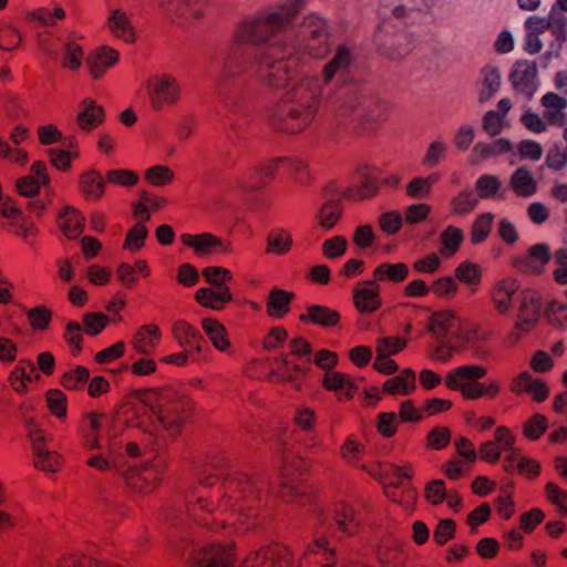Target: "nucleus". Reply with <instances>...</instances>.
<instances>
[{"label":"nucleus","mask_w":567,"mask_h":567,"mask_svg":"<svg viewBox=\"0 0 567 567\" xmlns=\"http://www.w3.org/2000/svg\"><path fill=\"white\" fill-rule=\"evenodd\" d=\"M513 146L506 138H497L491 143H477L473 153L481 159H486L492 156L501 155L512 151Z\"/></svg>","instance_id":"nucleus-49"},{"label":"nucleus","mask_w":567,"mask_h":567,"mask_svg":"<svg viewBox=\"0 0 567 567\" xmlns=\"http://www.w3.org/2000/svg\"><path fill=\"white\" fill-rule=\"evenodd\" d=\"M205 281L210 288L228 287L227 282L233 280V274L229 269L220 266H208L202 270Z\"/></svg>","instance_id":"nucleus-54"},{"label":"nucleus","mask_w":567,"mask_h":567,"mask_svg":"<svg viewBox=\"0 0 567 567\" xmlns=\"http://www.w3.org/2000/svg\"><path fill=\"white\" fill-rule=\"evenodd\" d=\"M296 295L280 288H272L266 300V312L270 318H284L290 311Z\"/></svg>","instance_id":"nucleus-29"},{"label":"nucleus","mask_w":567,"mask_h":567,"mask_svg":"<svg viewBox=\"0 0 567 567\" xmlns=\"http://www.w3.org/2000/svg\"><path fill=\"white\" fill-rule=\"evenodd\" d=\"M292 247L291 234L282 228L272 229L267 237V251L277 255H285Z\"/></svg>","instance_id":"nucleus-47"},{"label":"nucleus","mask_w":567,"mask_h":567,"mask_svg":"<svg viewBox=\"0 0 567 567\" xmlns=\"http://www.w3.org/2000/svg\"><path fill=\"white\" fill-rule=\"evenodd\" d=\"M338 554L334 548L329 546L326 537H318L313 540V546L303 554L301 565L303 567H337Z\"/></svg>","instance_id":"nucleus-15"},{"label":"nucleus","mask_w":567,"mask_h":567,"mask_svg":"<svg viewBox=\"0 0 567 567\" xmlns=\"http://www.w3.org/2000/svg\"><path fill=\"white\" fill-rule=\"evenodd\" d=\"M84 221V216L72 206H66L58 216L60 229L69 239H76L81 236Z\"/></svg>","instance_id":"nucleus-33"},{"label":"nucleus","mask_w":567,"mask_h":567,"mask_svg":"<svg viewBox=\"0 0 567 567\" xmlns=\"http://www.w3.org/2000/svg\"><path fill=\"white\" fill-rule=\"evenodd\" d=\"M148 235V229L142 223H136L131 227L125 236L123 244L124 249H130L132 252L140 251L144 245L145 239Z\"/></svg>","instance_id":"nucleus-57"},{"label":"nucleus","mask_w":567,"mask_h":567,"mask_svg":"<svg viewBox=\"0 0 567 567\" xmlns=\"http://www.w3.org/2000/svg\"><path fill=\"white\" fill-rule=\"evenodd\" d=\"M202 328L217 350L226 351L230 348L227 330L221 322L213 318H204Z\"/></svg>","instance_id":"nucleus-37"},{"label":"nucleus","mask_w":567,"mask_h":567,"mask_svg":"<svg viewBox=\"0 0 567 567\" xmlns=\"http://www.w3.org/2000/svg\"><path fill=\"white\" fill-rule=\"evenodd\" d=\"M478 199L472 190H463L451 200V212L457 216H464L475 209Z\"/></svg>","instance_id":"nucleus-52"},{"label":"nucleus","mask_w":567,"mask_h":567,"mask_svg":"<svg viewBox=\"0 0 567 567\" xmlns=\"http://www.w3.org/2000/svg\"><path fill=\"white\" fill-rule=\"evenodd\" d=\"M110 318L103 312H85L82 316L84 332L90 337L100 334L109 324Z\"/></svg>","instance_id":"nucleus-56"},{"label":"nucleus","mask_w":567,"mask_h":567,"mask_svg":"<svg viewBox=\"0 0 567 567\" xmlns=\"http://www.w3.org/2000/svg\"><path fill=\"white\" fill-rule=\"evenodd\" d=\"M181 241L184 246L194 249L198 256L210 255L214 252L230 254L233 252V245L228 240L215 236L210 233H203L199 235L183 234Z\"/></svg>","instance_id":"nucleus-13"},{"label":"nucleus","mask_w":567,"mask_h":567,"mask_svg":"<svg viewBox=\"0 0 567 567\" xmlns=\"http://www.w3.org/2000/svg\"><path fill=\"white\" fill-rule=\"evenodd\" d=\"M220 495L216 512L238 515L239 523H246L256 515L259 505V488L256 481L245 473L228 474L220 483Z\"/></svg>","instance_id":"nucleus-3"},{"label":"nucleus","mask_w":567,"mask_h":567,"mask_svg":"<svg viewBox=\"0 0 567 567\" xmlns=\"http://www.w3.org/2000/svg\"><path fill=\"white\" fill-rule=\"evenodd\" d=\"M275 50L277 49L269 47L262 54L259 49L234 51L225 63L224 73L227 76L240 75L252 56L259 81L270 87H284L291 79L293 69L289 59L272 60Z\"/></svg>","instance_id":"nucleus-2"},{"label":"nucleus","mask_w":567,"mask_h":567,"mask_svg":"<svg viewBox=\"0 0 567 567\" xmlns=\"http://www.w3.org/2000/svg\"><path fill=\"white\" fill-rule=\"evenodd\" d=\"M174 340L184 348H188L202 337L199 330L186 320H177L172 326Z\"/></svg>","instance_id":"nucleus-44"},{"label":"nucleus","mask_w":567,"mask_h":567,"mask_svg":"<svg viewBox=\"0 0 567 567\" xmlns=\"http://www.w3.org/2000/svg\"><path fill=\"white\" fill-rule=\"evenodd\" d=\"M519 285L513 278H504L497 282L492 290V299L495 309L499 313H505L512 306V298L517 292Z\"/></svg>","instance_id":"nucleus-32"},{"label":"nucleus","mask_w":567,"mask_h":567,"mask_svg":"<svg viewBox=\"0 0 567 567\" xmlns=\"http://www.w3.org/2000/svg\"><path fill=\"white\" fill-rule=\"evenodd\" d=\"M50 163L62 172H68L71 168L72 158L79 157V151H63L59 148H49Z\"/></svg>","instance_id":"nucleus-63"},{"label":"nucleus","mask_w":567,"mask_h":567,"mask_svg":"<svg viewBox=\"0 0 567 567\" xmlns=\"http://www.w3.org/2000/svg\"><path fill=\"white\" fill-rule=\"evenodd\" d=\"M476 192L481 198H491L501 188V182L495 175H482L475 184Z\"/></svg>","instance_id":"nucleus-64"},{"label":"nucleus","mask_w":567,"mask_h":567,"mask_svg":"<svg viewBox=\"0 0 567 567\" xmlns=\"http://www.w3.org/2000/svg\"><path fill=\"white\" fill-rule=\"evenodd\" d=\"M246 567H292V555L287 547L275 544L262 550L251 553L245 559Z\"/></svg>","instance_id":"nucleus-11"},{"label":"nucleus","mask_w":567,"mask_h":567,"mask_svg":"<svg viewBox=\"0 0 567 567\" xmlns=\"http://www.w3.org/2000/svg\"><path fill=\"white\" fill-rule=\"evenodd\" d=\"M540 309L542 297L538 291L526 289L520 292L517 320L513 331L507 336V340L512 346L518 342L522 333L534 329L540 317Z\"/></svg>","instance_id":"nucleus-7"},{"label":"nucleus","mask_w":567,"mask_h":567,"mask_svg":"<svg viewBox=\"0 0 567 567\" xmlns=\"http://www.w3.org/2000/svg\"><path fill=\"white\" fill-rule=\"evenodd\" d=\"M151 103L154 110L159 111L165 105H173L179 97L177 81L168 75L153 78L148 83Z\"/></svg>","instance_id":"nucleus-10"},{"label":"nucleus","mask_w":567,"mask_h":567,"mask_svg":"<svg viewBox=\"0 0 567 567\" xmlns=\"http://www.w3.org/2000/svg\"><path fill=\"white\" fill-rule=\"evenodd\" d=\"M53 567H122L107 560H97L84 554H70L58 559Z\"/></svg>","instance_id":"nucleus-41"},{"label":"nucleus","mask_w":567,"mask_h":567,"mask_svg":"<svg viewBox=\"0 0 567 567\" xmlns=\"http://www.w3.org/2000/svg\"><path fill=\"white\" fill-rule=\"evenodd\" d=\"M81 111L76 116V123L81 130L90 132L99 127L105 120L104 107L97 105L92 99H84L80 103Z\"/></svg>","instance_id":"nucleus-25"},{"label":"nucleus","mask_w":567,"mask_h":567,"mask_svg":"<svg viewBox=\"0 0 567 567\" xmlns=\"http://www.w3.org/2000/svg\"><path fill=\"white\" fill-rule=\"evenodd\" d=\"M90 380V371L83 365H76L74 369L64 372L60 378V384L69 391L83 390Z\"/></svg>","instance_id":"nucleus-46"},{"label":"nucleus","mask_w":567,"mask_h":567,"mask_svg":"<svg viewBox=\"0 0 567 567\" xmlns=\"http://www.w3.org/2000/svg\"><path fill=\"white\" fill-rule=\"evenodd\" d=\"M340 319L341 316L337 310L320 305L309 306L307 312L299 316L301 322H310L322 328H333L340 322Z\"/></svg>","instance_id":"nucleus-27"},{"label":"nucleus","mask_w":567,"mask_h":567,"mask_svg":"<svg viewBox=\"0 0 567 567\" xmlns=\"http://www.w3.org/2000/svg\"><path fill=\"white\" fill-rule=\"evenodd\" d=\"M161 338L159 327L155 323H150L138 328L131 343L137 353L151 354L156 349Z\"/></svg>","instance_id":"nucleus-26"},{"label":"nucleus","mask_w":567,"mask_h":567,"mask_svg":"<svg viewBox=\"0 0 567 567\" xmlns=\"http://www.w3.org/2000/svg\"><path fill=\"white\" fill-rule=\"evenodd\" d=\"M352 301L359 313H373L382 306L378 285L368 286L359 282L352 290Z\"/></svg>","instance_id":"nucleus-19"},{"label":"nucleus","mask_w":567,"mask_h":567,"mask_svg":"<svg viewBox=\"0 0 567 567\" xmlns=\"http://www.w3.org/2000/svg\"><path fill=\"white\" fill-rule=\"evenodd\" d=\"M415 389V372L406 368L399 375L388 379L383 384V392L390 395L410 394Z\"/></svg>","instance_id":"nucleus-36"},{"label":"nucleus","mask_w":567,"mask_h":567,"mask_svg":"<svg viewBox=\"0 0 567 567\" xmlns=\"http://www.w3.org/2000/svg\"><path fill=\"white\" fill-rule=\"evenodd\" d=\"M463 231L461 228L455 226H447L440 236L442 247L440 254L443 256H453L458 250L463 241Z\"/></svg>","instance_id":"nucleus-48"},{"label":"nucleus","mask_w":567,"mask_h":567,"mask_svg":"<svg viewBox=\"0 0 567 567\" xmlns=\"http://www.w3.org/2000/svg\"><path fill=\"white\" fill-rule=\"evenodd\" d=\"M494 215L492 213H484L478 215L471 227V243L478 245L485 241L492 230Z\"/></svg>","instance_id":"nucleus-50"},{"label":"nucleus","mask_w":567,"mask_h":567,"mask_svg":"<svg viewBox=\"0 0 567 567\" xmlns=\"http://www.w3.org/2000/svg\"><path fill=\"white\" fill-rule=\"evenodd\" d=\"M107 23L115 37L123 39L127 43L135 41L134 28L124 11L120 9L112 11Z\"/></svg>","instance_id":"nucleus-39"},{"label":"nucleus","mask_w":567,"mask_h":567,"mask_svg":"<svg viewBox=\"0 0 567 567\" xmlns=\"http://www.w3.org/2000/svg\"><path fill=\"white\" fill-rule=\"evenodd\" d=\"M289 355L285 354L272 359L274 367L269 372V379L277 383H291L297 380V375L289 371Z\"/></svg>","instance_id":"nucleus-51"},{"label":"nucleus","mask_w":567,"mask_h":567,"mask_svg":"<svg viewBox=\"0 0 567 567\" xmlns=\"http://www.w3.org/2000/svg\"><path fill=\"white\" fill-rule=\"evenodd\" d=\"M220 477L217 474H207L200 478L199 486L195 487L186 495V508L189 516L199 525L207 526L210 529L225 528L227 524L234 525V520L216 518L209 520L208 517L217 509V504L210 499L208 487L215 486Z\"/></svg>","instance_id":"nucleus-6"},{"label":"nucleus","mask_w":567,"mask_h":567,"mask_svg":"<svg viewBox=\"0 0 567 567\" xmlns=\"http://www.w3.org/2000/svg\"><path fill=\"white\" fill-rule=\"evenodd\" d=\"M195 300L205 308L221 310L224 309L225 303L233 300V293L229 287H203L195 292Z\"/></svg>","instance_id":"nucleus-30"},{"label":"nucleus","mask_w":567,"mask_h":567,"mask_svg":"<svg viewBox=\"0 0 567 567\" xmlns=\"http://www.w3.org/2000/svg\"><path fill=\"white\" fill-rule=\"evenodd\" d=\"M320 101L318 81L306 78L268 109V124L279 132L299 134L313 122Z\"/></svg>","instance_id":"nucleus-1"},{"label":"nucleus","mask_w":567,"mask_h":567,"mask_svg":"<svg viewBox=\"0 0 567 567\" xmlns=\"http://www.w3.org/2000/svg\"><path fill=\"white\" fill-rule=\"evenodd\" d=\"M39 379L40 374L37 372L33 361L30 359H21L10 372L8 381L13 391L19 394H25L28 392L25 381L33 382Z\"/></svg>","instance_id":"nucleus-21"},{"label":"nucleus","mask_w":567,"mask_h":567,"mask_svg":"<svg viewBox=\"0 0 567 567\" xmlns=\"http://www.w3.org/2000/svg\"><path fill=\"white\" fill-rule=\"evenodd\" d=\"M306 0H290L281 6L278 11L244 21L235 33L238 43L259 44L266 42L276 34L282 32L305 8Z\"/></svg>","instance_id":"nucleus-4"},{"label":"nucleus","mask_w":567,"mask_h":567,"mask_svg":"<svg viewBox=\"0 0 567 567\" xmlns=\"http://www.w3.org/2000/svg\"><path fill=\"white\" fill-rule=\"evenodd\" d=\"M276 172L277 165L275 162L256 166L247 173L241 186L247 192L259 190L275 178Z\"/></svg>","instance_id":"nucleus-31"},{"label":"nucleus","mask_w":567,"mask_h":567,"mask_svg":"<svg viewBox=\"0 0 567 567\" xmlns=\"http://www.w3.org/2000/svg\"><path fill=\"white\" fill-rule=\"evenodd\" d=\"M352 61L350 49L346 44L337 48L334 56L323 66L322 79L330 83L337 73L349 69Z\"/></svg>","instance_id":"nucleus-34"},{"label":"nucleus","mask_w":567,"mask_h":567,"mask_svg":"<svg viewBox=\"0 0 567 567\" xmlns=\"http://www.w3.org/2000/svg\"><path fill=\"white\" fill-rule=\"evenodd\" d=\"M322 386L328 391L339 392V400H351L358 390L349 375L338 371H327L322 380Z\"/></svg>","instance_id":"nucleus-28"},{"label":"nucleus","mask_w":567,"mask_h":567,"mask_svg":"<svg viewBox=\"0 0 567 567\" xmlns=\"http://www.w3.org/2000/svg\"><path fill=\"white\" fill-rule=\"evenodd\" d=\"M487 373L486 368L476 364H465L451 370L444 379L447 389L460 391L464 395L465 388L475 380L483 379Z\"/></svg>","instance_id":"nucleus-16"},{"label":"nucleus","mask_w":567,"mask_h":567,"mask_svg":"<svg viewBox=\"0 0 567 567\" xmlns=\"http://www.w3.org/2000/svg\"><path fill=\"white\" fill-rule=\"evenodd\" d=\"M348 110L355 120L381 121L386 117L389 106L377 96H361L354 106H342L340 116L347 114Z\"/></svg>","instance_id":"nucleus-14"},{"label":"nucleus","mask_w":567,"mask_h":567,"mask_svg":"<svg viewBox=\"0 0 567 567\" xmlns=\"http://www.w3.org/2000/svg\"><path fill=\"white\" fill-rule=\"evenodd\" d=\"M457 320L451 310L436 311L429 319L427 330L436 339H445L451 329L456 327Z\"/></svg>","instance_id":"nucleus-35"},{"label":"nucleus","mask_w":567,"mask_h":567,"mask_svg":"<svg viewBox=\"0 0 567 567\" xmlns=\"http://www.w3.org/2000/svg\"><path fill=\"white\" fill-rule=\"evenodd\" d=\"M34 456V466L45 472H56L60 466V454L50 451L47 446V435L41 429H33L29 432Z\"/></svg>","instance_id":"nucleus-12"},{"label":"nucleus","mask_w":567,"mask_h":567,"mask_svg":"<svg viewBox=\"0 0 567 567\" xmlns=\"http://www.w3.org/2000/svg\"><path fill=\"white\" fill-rule=\"evenodd\" d=\"M501 393V384L496 380H489L486 383H482L475 380L474 383L468 384L465 388L463 399L465 400H477L481 398H487L489 400L495 399Z\"/></svg>","instance_id":"nucleus-42"},{"label":"nucleus","mask_w":567,"mask_h":567,"mask_svg":"<svg viewBox=\"0 0 567 567\" xmlns=\"http://www.w3.org/2000/svg\"><path fill=\"white\" fill-rule=\"evenodd\" d=\"M511 187L516 195L527 197L536 193L537 183L525 167L517 168L511 177Z\"/></svg>","instance_id":"nucleus-43"},{"label":"nucleus","mask_w":567,"mask_h":567,"mask_svg":"<svg viewBox=\"0 0 567 567\" xmlns=\"http://www.w3.org/2000/svg\"><path fill=\"white\" fill-rule=\"evenodd\" d=\"M551 254L547 244H536L529 247L526 255L512 257V266L526 275H540L550 261Z\"/></svg>","instance_id":"nucleus-9"},{"label":"nucleus","mask_w":567,"mask_h":567,"mask_svg":"<svg viewBox=\"0 0 567 567\" xmlns=\"http://www.w3.org/2000/svg\"><path fill=\"white\" fill-rule=\"evenodd\" d=\"M45 401L52 415L64 419L68 410L66 395L59 389H50L45 393Z\"/></svg>","instance_id":"nucleus-58"},{"label":"nucleus","mask_w":567,"mask_h":567,"mask_svg":"<svg viewBox=\"0 0 567 567\" xmlns=\"http://www.w3.org/2000/svg\"><path fill=\"white\" fill-rule=\"evenodd\" d=\"M333 518L338 529L349 536L359 532L362 520L354 507L346 502L336 504Z\"/></svg>","instance_id":"nucleus-24"},{"label":"nucleus","mask_w":567,"mask_h":567,"mask_svg":"<svg viewBox=\"0 0 567 567\" xmlns=\"http://www.w3.org/2000/svg\"><path fill=\"white\" fill-rule=\"evenodd\" d=\"M380 188V169L375 167L367 168L361 176V181L355 187H348L342 194V198L352 202H361L373 197Z\"/></svg>","instance_id":"nucleus-17"},{"label":"nucleus","mask_w":567,"mask_h":567,"mask_svg":"<svg viewBox=\"0 0 567 567\" xmlns=\"http://www.w3.org/2000/svg\"><path fill=\"white\" fill-rule=\"evenodd\" d=\"M482 271L477 264L463 261L455 269V278L466 285H475L481 281Z\"/></svg>","instance_id":"nucleus-61"},{"label":"nucleus","mask_w":567,"mask_h":567,"mask_svg":"<svg viewBox=\"0 0 567 567\" xmlns=\"http://www.w3.org/2000/svg\"><path fill=\"white\" fill-rule=\"evenodd\" d=\"M53 311L44 305L31 308L27 312L28 322L33 330L44 331L50 327Z\"/></svg>","instance_id":"nucleus-53"},{"label":"nucleus","mask_w":567,"mask_h":567,"mask_svg":"<svg viewBox=\"0 0 567 567\" xmlns=\"http://www.w3.org/2000/svg\"><path fill=\"white\" fill-rule=\"evenodd\" d=\"M451 442V430L446 426H435L426 435V447L440 451Z\"/></svg>","instance_id":"nucleus-62"},{"label":"nucleus","mask_w":567,"mask_h":567,"mask_svg":"<svg viewBox=\"0 0 567 567\" xmlns=\"http://www.w3.org/2000/svg\"><path fill=\"white\" fill-rule=\"evenodd\" d=\"M342 214L341 200L328 199L319 208L316 218L321 228L330 230L339 223Z\"/></svg>","instance_id":"nucleus-38"},{"label":"nucleus","mask_w":567,"mask_h":567,"mask_svg":"<svg viewBox=\"0 0 567 567\" xmlns=\"http://www.w3.org/2000/svg\"><path fill=\"white\" fill-rule=\"evenodd\" d=\"M105 179L113 185L132 187L138 183V175L126 168L110 169L106 172Z\"/></svg>","instance_id":"nucleus-60"},{"label":"nucleus","mask_w":567,"mask_h":567,"mask_svg":"<svg viewBox=\"0 0 567 567\" xmlns=\"http://www.w3.org/2000/svg\"><path fill=\"white\" fill-rule=\"evenodd\" d=\"M548 427V420L544 414L536 413L523 425V434L529 441L539 440Z\"/></svg>","instance_id":"nucleus-55"},{"label":"nucleus","mask_w":567,"mask_h":567,"mask_svg":"<svg viewBox=\"0 0 567 567\" xmlns=\"http://www.w3.org/2000/svg\"><path fill=\"white\" fill-rule=\"evenodd\" d=\"M537 68L535 62L517 61L515 69L509 74V80L515 90L530 99L537 90Z\"/></svg>","instance_id":"nucleus-18"},{"label":"nucleus","mask_w":567,"mask_h":567,"mask_svg":"<svg viewBox=\"0 0 567 567\" xmlns=\"http://www.w3.org/2000/svg\"><path fill=\"white\" fill-rule=\"evenodd\" d=\"M144 178L151 185L162 187L172 183L174 172L167 166L155 165L145 172Z\"/></svg>","instance_id":"nucleus-59"},{"label":"nucleus","mask_w":567,"mask_h":567,"mask_svg":"<svg viewBox=\"0 0 567 567\" xmlns=\"http://www.w3.org/2000/svg\"><path fill=\"white\" fill-rule=\"evenodd\" d=\"M105 187L106 182L96 169H89L79 176V189L86 200H100L105 193Z\"/></svg>","instance_id":"nucleus-23"},{"label":"nucleus","mask_w":567,"mask_h":567,"mask_svg":"<svg viewBox=\"0 0 567 567\" xmlns=\"http://www.w3.org/2000/svg\"><path fill=\"white\" fill-rule=\"evenodd\" d=\"M120 53L113 48L101 47L86 58V65L94 79L103 76L105 71L117 63Z\"/></svg>","instance_id":"nucleus-22"},{"label":"nucleus","mask_w":567,"mask_h":567,"mask_svg":"<svg viewBox=\"0 0 567 567\" xmlns=\"http://www.w3.org/2000/svg\"><path fill=\"white\" fill-rule=\"evenodd\" d=\"M483 87L480 91L478 101L484 103L491 100L501 86V75L495 66L486 65L482 69Z\"/></svg>","instance_id":"nucleus-45"},{"label":"nucleus","mask_w":567,"mask_h":567,"mask_svg":"<svg viewBox=\"0 0 567 567\" xmlns=\"http://www.w3.org/2000/svg\"><path fill=\"white\" fill-rule=\"evenodd\" d=\"M282 458V466H281V477H282V496L286 497L290 494L288 492L285 493V489L290 488L291 491L295 489V486H289V482H295L297 478L296 476L298 474L299 466L302 463V460L298 456H296L292 452L289 450H284L281 454Z\"/></svg>","instance_id":"nucleus-40"},{"label":"nucleus","mask_w":567,"mask_h":567,"mask_svg":"<svg viewBox=\"0 0 567 567\" xmlns=\"http://www.w3.org/2000/svg\"><path fill=\"white\" fill-rule=\"evenodd\" d=\"M151 410L163 431L169 437L176 439L193 420L195 403L188 394L165 388L158 392Z\"/></svg>","instance_id":"nucleus-5"},{"label":"nucleus","mask_w":567,"mask_h":567,"mask_svg":"<svg viewBox=\"0 0 567 567\" xmlns=\"http://www.w3.org/2000/svg\"><path fill=\"white\" fill-rule=\"evenodd\" d=\"M410 274L409 266L405 262H382L372 271V279L364 281L368 286H374L378 282H390L399 285L404 282Z\"/></svg>","instance_id":"nucleus-20"},{"label":"nucleus","mask_w":567,"mask_h":567,"mask_svg":"<svg viewBox=\"0 0 567 567\" xmlns=\"http://www.w3.org/2000/svg\"><path fill=\"white\" fill-rule=\"evenodd\" d=\"M235 556L231 545L213 544L193 551L187 567H233Z\"/></svg>","instance_id":"nucleus-8"}]
</instances>
